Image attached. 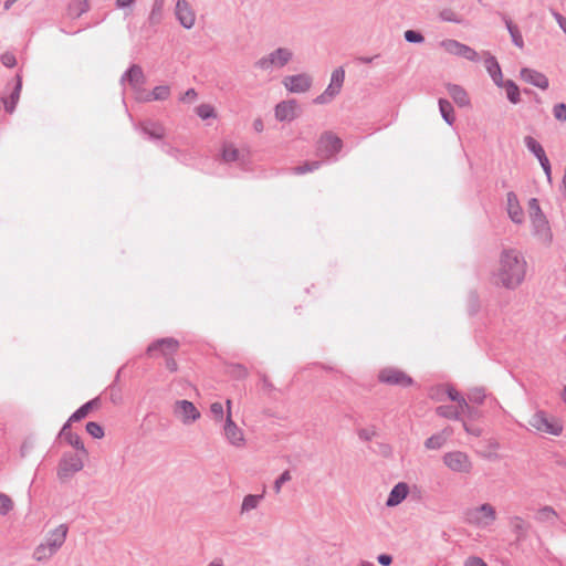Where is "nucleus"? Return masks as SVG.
Wrapping results in <instances>:
<instances>
[{
    "instance_id": "9b49d317",
    "label": "nucleus",
    "mask_w": 566,
    "mask_h": 566,
    "mask_svg": "<svg viewBox=\"0 0 566 566\" xmlns=\"http://www.w3.org/2000/svg\"><path fill=\"white\" fill-rule=\"evenodd\" d=\"M174 415L182 423L188 424L197 421L200 418V411L189 400H177L172 408Z\"/></svg>"
},
{
    "instance_id": "c85d7f7f",
    "label": "nucleus",
    "mask_w": 566,
    "mask_h": 566,
    "mask_svg": "<svg viewBox=\"0 0 566 566\" xmlns=\"http://www.w3.org/2000/svg\"><path fill=\"white\" fill-rule=\"evenodd\" d=\"M438 104L443 120L450 126L453 125V123L455 122V116L452 104L446 98H439Z\"/></svg>"
},
{
    "instance_id": "412c9836",
    "label": "nucleus",
    "mask_w": 566,
    "mask_h": 566,
    "mask_svg": "<svg viewBox=\"0 0 566 566\" xmlns=\"http://www.w3.org/2000/svg\"><path fill=\"white\" fill-rule=\"evenodd\" d=\"M409 494V485L406 482L397 483L386 500V506L395 507L399 505Z\"/></svg>"
},
{
    "instance_id": "603ef678",
    "label": "nucleus",
    "mask_w": 566,
    "mask_h": 566,
    "mask_svg": "<svg viewBox=\"0 0 566 566\" xmlns=\"http://www.w3.org/2000/svg\"><path fill=\"white\" fill-rule=\"evenodd\" d=\"M196 113L202 119H207V118L216 116L214 108L211 105H209V104L199 105L196 108Z\"/></svg>"
},
{
    "instance_id": "338daca9",
    "label": "nucleus",
    "mask_w": 566,
    "mask_h": 566,
    "mask_svg": "<svg viewBox=\"0 0 566 566\" xmlns=\"http://www.w3.org/2000/svg\"><path fill=\"white\" fill-rule=\"evenodd\" d=\"M135 0H116V4L118 8H125L130 6Z\"/></svg>"
},
{
    "instance_id": "680f3d73",
    "label": "nucleus",
    "mask_w": 566,
    "mask_h": 566,
    "mask_svg": "<svg viewBox=\"0 0 566 566\" xmlns=\"http://www.w3.org/2000/svg\"><path fill=\"white\" fill-rule=\"evenodd\" d=\"M377 560L382 566H389L392 564V556L389 554H380L378 555Z\"/></svg>"
},
{
    "instance_id": "a19ab883",
    "label": "nucleus",
    "mask_w": 566,
    "mask_h": 566,
    "mask_svg": "<svg viewBox=\"0 0 566 566\" xmlns=\"http://www.w3.org/2000/svg\"><path fill=\"white\" fill-rule=\"evenodd\" d=\"M485 397L484 388H473L468 392V401L475 405H482Z\"/></svg>"
},
{
    "instance_id": "6e6d98bb",
    "label": "nucleus",
    "mask_w": 566,
    "mask_h": 566,
    "mask_svg": "<svg viewBox=\"0 0 566 566\" xmlns=\"http://www.w3.org/2000/svg\"><path fill=\"white\" fill-rule=\"evenodd\" d=\"M292 479L290 471H284L274 482V491L276 494L281 492V488L283 483L290 481Z\"/></svg>"
},
{
    "instance_id": "49530a36",
    "label": "nucleus",
    "mask_w": 566,
    "mask_h": 566,
    "mask_svg": "<svg viewBox=\"0 0 566 566\" xmlns=\"http://www.w3.org/2000/svg\"><path fill=\"white\" fill-rule=\"evenodd\" d=\"M86 431L95 439H102L105 434L102 426L94 421H90L86 423Z\"/></svg>"
},
{
    "instance_id": "052dcab7",
    "label": "nucleus",
    "mask_w": 566,
    "mask_h": 566,
    "mask_svg": "<svg viewBox=\"0 0 566 566\" xmlns=\"http://www.w3.org/2000/svg\"><path fill=\"white\" fill-rule=\"evenodd\" d=\"M165 366L170 373H176L178 370V363L174 356H168L165 358Z\"/></svg>"
},
{
    "instance_id": "39448f33",
    "label": "nucleus",
    "mask_w": 566,
    "mask_h": 566,
    "mask_svg": "<svg viewBox=\"0 0 566 566\" xmlns=\"http://www.w3.org/2000/svg\"><path fill=\"white\" fill-rule=\"evenodd\" d=\"M343 143L340 138L332 133H323L316 143V154L322 159H329L342 149Z\"/></svg>"
},
{
    "instance_id": "0eeeda50",
    "label": "nucleus",
    "mask_w": 566,
    "mask_h": 566,
    "mask_svg": "<svg viewBox=\"0 0 566 566\" xmlns=\"http://www.w3.org/2000/svg\"><path fill=\"white\" fill-rule=\"evenodd\" d=\"M179 349V342L175 338L167 337L153 342L146 350L150 358L174 356Z\"/></svg>"
},
{
    "instance_id": "f257e3e1",
    "label": "nucleus",
    "mask_w": 566,
    "mask_h": 566,
    "mask_svg": "<svg viewBox=\"0 0 566 566\" xmlns=\"http://www.w3.org/2000/svg\"><path fill=\"white\" fill-rule=\"evenodd\" d=\"M526 261L516 249H503L499 258V266L492 272L491 282L506 290L517 289L526 275Z\"/></svg>"
},
{
    "instance_id": "a18cd8bd",
    "label": "nucleus",
    "mask_w": 566,
    "mask_h": 566,
    "mask_svg": "<svg viewBox=\"0 0 566 566\" xmlns=\"http://www.w3.org/2000/svg\"><path fill=\"white\" fill-rule=\"evenodd\" d=\"M261 497H262L261 495H252V494L247 495L242 502V506H241L242 512H247V511H251V510L255 509L258 506Z\"/></svg>"
},
{
    "instance_id": "f8f14e48",
    "label": "nucleus",
    "mask_w": 566,
    "mask_h": 566,
    "mask_svg": "<svg viewBox=\"0 0 566 566\" xmlns=\"http://www.w3.org/2000/svg\"><path fill=\"white\" fill-rule=\"evenodd\" d=\"M443 463L452 471L459 473H469L472 469V463L467 453L462 451H452L443 455Z\"/></svg>"
},
{
    "instance_id": "2f4dec72",
    "label": "nucleus",
    "mask_w": 566,
    "mask_h": 566,
    "mask_svg": "<svg viewBox=\"0 0 566 566\" xmlns=\"http://www.w3.org/2000/svg\"><path fill=\"white\" fill-rule=\"evenodd\" d=\"M20 91H21V82H18L14 91L11 93V95L8 98H3V107L7 113L12 114L15 109V106L18 104V101L20 98Z\"/></svg>"
},
{
    "instance_id": "393cba45",
    "label": "nucleus",
    "mask_w": 566,
    "mask_h": 566,
    "mask_svg": "<svg viewBox=\"0 0 566 566\" xmlns=\"http://www.w3.org/2000/svg\"><path fill=\"white\" fill-rule=\"evenodd\" d=\"M502 20L505 23V27L511 35L513 44L518 49H523L524 40L520 31V28L506 14H502Z\"/></svg>"
},
{
    "instance_id": "f3484780",
    "label": "nucleus",
    "mask_w": 566,
    "mask_h": 566,
    "mask_svg": "<svg viewBox=\"0 0 566 566\" xmlns=\"http://www.w3.org/2000/svg\"><path fill=\"white\" fill-rule=\"evenodd\" d=\"M520 77L524 82L541 90H547L549 86V81L545 74L530 67H522L520 71Z\"/></svg>"
},
{
    "instance_id": "4468645a",
    "label": "nucleus",
    "mask_w": 566,
    "mask_h": 566,
    "mask_svg": "<svg viewBox=\"0 0 566 566\" xmlns=\"http://www.w3.org/2000/svg\"><path fill=\"white\" fill-rule=\"evenodd\" d=\"M284 87L291 93H305L312 87L313 80L308 74L285 76L282 81Z\"/></svg>"
},
{
    "instance_id": "7c9ffc66",
    "label": "nucleus",
    "mask_w": 566,
    "mask_h": 566,
    "mask_svg": "<svg viewBox=\"0 0 566 566\" xmlns=\"http://www.w3.org/2000/svg\"><path fill=\"white\" fill-rule=\"evenodd\" d=\"M221 158L226 163H233L239 159V150L231 143H223L221 146Z\"/></svg>"
},
{
    "instance_id": "c756f323",
    "label": "nucleus",
    "mask_w": 566,
    "mask_h": 566,
    "mask_svg": "<svg viewBox=\"0 0 566 566\" xmlns=\"http://www.w3.org/2000/svg\"><path fill=\"white\" fill-rule=\"evenodd\" d=\"M500 87H503L505 90L506 97L512 104H517L521 101V92L514 81H503Z\"/></svg>"
},
{
    "instance_id": "4be33fe9",
    "label": "nucleus",
    "mask_w": 566,
    "mask_h": 566,
    "mask_svg": "<svg viewBox=\"0 0 566 566\" xmlns=\"http://www.w3.org/2000/svg\"><path fill=\"white\" fill-rule=\"evenodd\" d=\"M507 213L514 223L523 222V209L518 202L517 196L513 191L507 192Z\"/></svg>"
},
{
    "instance_id": "de8ad7c7",
    "label": "nucleus",
    "mask_w": 566,
    "mask_h": 566,
    "mask_svg": "<svg viewBox=\"0 0 566 566\" xmlns=\"http://www.w3.org/2000/svg\"><path fill=\"white\" fill-rule=\"evenodd\" d=\"M439 18L446 22L461 23L462 19L452 10V9H443L439 13Z\"/></svg>"
},
{
    "instance_id": "473e14b6",
    "label": "nucleus",
    "mask_w": 566,
    "mask_h": 566,
    "mask_svg": "<svg viewBox=\"0 0 566 566\" xmlns=\"http://www.w3.org/2000/svg\"><path fill=\"white\" fill-rule=\"evenodd\" d=\"M524 144L530 153H532L537 159L546 155L542 145L532 136L524 137Z\"/></svg>"
},
{
    "instance_id": "ea45409f",
    "label": "nucleus",
    "mask_w": 566,
    "mask_h": 566,
    "mask_svg": "<svg viewBox=\"0 0 566 566\" xmlns=\"http://www.w3.org/2000/svg\"><path fill=\"white\" fill-rule=\"evenodd\" d=\"M369 449L377 453V454H380L385 458L389 457L391 454V447L388 444V443H384V442H380V441H373L371 444L369 446Z\"/></svg>"
},
{
    "instance_id": "c03bdc74",
    "label": "nucleus",
    "mask_w": 566,
    "mask_h": 566,
    "mask_svg": "<svg viewBox=\"0 0 566 566\" xmlns=\"http://www.w3.org/2000/svg\"><path fill=\"white\" fill-rule=\"evenodd\" d=\"M358 437L363 441L373 442L375 438H379V432L374 426L358 430Z\"/></svg>"
},
{
    "instance_id": "423d86ee",
    "label": "nucleus",
    "mask_w": 566,
    "mask_h": 566,
    "mask_svg": "<svg viewBox=\"0 0 566 566\" xmlns=\"http://www.w3.org/2000/svg\"><path fill=\"white\" fill-rule=\"evenodd\" d=\"M530 424L537 431L546 432L553 436H559L563 432V426L559 420L548 418L543 410L536 411L530 419Z\"/></svg>"
},
{
    "instance_id": "e433bc0d",
    "label": "nucleus",
    "mask_w": 566,
    "mask_h": 566,
    "mask_svg": "<svg viewBox=\"0 0 566 566\" xmlns=\"http://www.w3.org/2000/svg\"><path fill=\"white\" fill-rule=\"evenodd\" d=\"M512 530L513 533L516 535L517 541H522L526 537V527L524 521L515 516L512 521Z\"/></svg>"
},
{
    "instance_id": "13d9d810",
    "label": "nucleus",
    "mask_w": 566,
    "mask_h": 566,
    "mask_svg": "<svg viewBox=\"0 0 566 566\" xmlns=\"http://www.w3.org/2000/svg\"><path fill=\"white\" fill-rule=\"evenodd\" d=\"M463 429L474 437H480L482 434V429L478 426L470 424L464 418L462 419Z\"/></svg>"
},
{
    "instance_id": "9d476101",
    "label": "nucleus",
    "mask_w": 566,
    "mask_h": 566,
    "mask_svg": "<svg viewBox=\"0 0 566 566\" xmlns=\"http://www.w3.org/2000/svg\"><path fill=\"white\" fill-rule=\"evenodd\" d=\"M378 379L380 382L390 386L409 387L413 384V379L405 371L397 368L387 367L379 371Z\"/></svg>"
},
{
    "instance_id": "3c124183",
    "label": "nucleus",
    "mask_w": 566,
    "mask_h": 566,
    "mask_svg": "<svg viewBox=\"0 0 566 566\" xmlns=\"http://www.w3.org/2000/svg\"><path fill=\"white\" fill-rule=\"evenodd\" d=\"M13 501L12 499L4 494L0 493V514L6 515L13 509Z\"/></svg>"
},
{
    "instance_id": "b1692460",
    "label": "nucleus",
    "mask_w": 566,
    "mask_h": 566,
    "mask_svg": "<svg viewBox=\"0 0 566 566\" xmlns=\"http://www.w3.org/2000/svg\"><path fill=\"white\" fill-rule=\"evenodd\" d=\"M447 91L451 98L454 101V103L458 104L460 107L470 105L469 95L462 86L449 83L447 85Z\"/></svg>"
},
{
    "instance_id": "79ce46f5",
    "label": "nucleus",
    "mask_w": 566,
    "mask_h": 566,
    "mask_svg": "<svg viewBox=\"0 0 566 566\" xmlns=\"http://www.w3.org/2000/svg\"><path fill=\"white\" fill-rule=\"evenodd\" d=\"M459 56L463 57L468 61H471V62H479V60H480L479 53L471 46L463 44V43L460 48Z\"/></svg>"
},
{
    "instance_id": "7ed1b4c3",
    "label": "nucleus",
    "mask_w": 566,
    "mask_h": 566,
    "mask_svg": "<svg viewBox=\"0 0 566 566\" xmlns=\"http://www.w3.org/2000/svg\"><path fill=\"white\" fill-rule=\"evenodd\" d=\"M495 509L489 503L481 504L480 506L473 509H468L464 512V520L471 525L489 526L495 521Z\"/></svg>"
},
{
    "instance_id": "c9c22d12",
    "label": "nucleus",
    "mask_w": 566,
    "mask_h": 566,
    "mask_svg": "<svg viewBox=\"0 0 566 566\" xmlns=\"http://www.w3.org/2000/svg\"><path fill=\"white\" fill-rule=\"evenodd\" d=\"M319 161H304L293 168L294 174L304 175L313 172L319 168Z\"/></svg>"
},
{
    "instance_id": "8fccbe9b",
    "label": "nucleus",
    "mask_w": 566,
    "mask_h": 566,
    "mask_svg": "<svg viewBox=\"0 0 566 566\" xmlns=\"http://www.w3.org/2000/svg\"><path fill=\"white\" fill-rule=\"evenodd\" d=\"M403 38L409 43L419 44V43H423L424 42V36L422 35L421 32H419L417 30H407V31H405Z\"/></svg>"
},
{
    "instance_id": "1a4fd4ad",
    "label": "nucleus",
    "mask_w": 566,
    "mask_h": 566,
    "mask_svg": "<svg viewBox=\"0 0 566 566\" xmlns=\"http://www.w3.org/2000/svg\"><path fill=\"white\" fill-rule=\"evenodd\" d=\"M345 80V72L342 69H337L332 73L331 83L327 88L318 95L315 99V104H327L329 103L337 94H339L343 83Z\"/></svg>"
},
{
    "instance_id": "864d4df0",
    "label": "nucleus",
    "mask_w": 566,
    "mask_h": 566,
    "mask_svg": "<svg viewBox=\"0 0 566 566\" xmlns=\"http://www.w3.org/2000/svg\"><path fill=\"white\" fill-rule=\"evenodd\" d=\"M553 115L559 122H566V104L557 103L553 107Z\"/></svg>"
},
{
    "instance_id": "6e6552de",
    "label": "nucleus",
    "mask_w": 566,
    "mask_h": 566,
    "mask_svg": "<svg viewBox=\"0 0 566 566\" xmlns=\"http://www.w3.org/2000/svg\"><path fill=\"white\" fill-rule=\"evenodd\" d=\"M223 436L227 442L237 449H243L247 446L244 430L234 422L232 415H227L226 417Z\"/></svg>"
},
{
    "instance_id": "20e7f679",
    "label": "nucleus",
    "mask_w": 566,
    "mask_h": 566,
    "mask_svg": "<svg viewBox=\"0 0 566 566\" xmlns=\"http://www.w3.org/2000/svg\"><path fill=\"white\" fill-rule=\"evenodd\" d=\"M86 457L65 453L59 462L57 478L61 482L70 480L75 473L84 468V459Z\"/></svg>"
},
{
    "instance_id": "69168bd1",
    "label": "nucleus",
    "mask_w": 566,
    "mask_h": 566,
    "mask_svg": "<svg viewBox=\"0 0 566 566\" xmlns=\"http://www.w3.org/2000/svg\"><path fill=\"white\" fill-rule=\"evenodd\" d=\"M253 128L258 132V133H261L263 132L264 129V124H263V120L261 118H256L253 120Z\"/></svg>"
},
{
    "instance_id": "bf43d9fd",
    "label": "nucleus",
    "mask_w": 566,
    "mask_h": 566,
    "mask_svg": "<svg viewBox=\"0 0 566 566\" xmlns=\"http://www.w3.org/2000/svg\"><path fill=\"white\" fill-rule=\"evenodd\" d=\"M464 566H488V564L479 556H469L464 562Z\"/></svg>"
},
{
    "instance_id": "ddd939ff",
    "label": "nucleus",
    "mask_w": 566,
    "mask_h": 566,
    "mask_svg": "<svg viewBox=\"0 0 566 566\" xmlns=\"http://www.w3.org/2000/svg\"><path fill=\"white\" fill-rule=\"evenodd\" d=\"M300 114L301 108L295 99L282 101L274 107V117L281 123H291L298 118Z\"/></svg>"
},
{
    "instance_id": "a211bd4d",
    "label": "nucleus",
    "mask_w": 566,
    "mask_h": 566,
    "mask_svg": "<svg viewBox=\"0 0 566 566\" xmlns=\"http://www.w3.org/2000/svg\"><path fill=\"white\" fill-rule=\"evenodd\" d=\"M483 55H484L485 69L488 71L489 75L491 76V78L493 80V82L496 86H501V84L503 83L504 80H503L501 66H500L496 57L494 55H492L489 51H484Z\"/></svg>"
},
{
    "instance_id": "774afa93",
    "label": "nucleus",
    "mask_w": 566,
    "mask_h": 566,
    "mask_svg": "<svg viewBox=\"0 0 566 566\" xmlns=\"http://www.w3.org/2000/svg\"><path fill=\"white\" fill-rule=\"evenodd\" d=\"M562 192H563V196L566 198V166H565L564 175H563V179H562Z\"/></svg>"
},
{
    "instance_id": "72a5a7b5",
    "label": "nucleus",
    "mask_w": 566,
    "mask_h": 566,
    "mask_svg": "<svg viewBox=\"0 0 566 566\" xmlns=\"http://www.w3.org/2000/svg\"><path fill=\"white\" fill-rule=\"evenodd\" d=\"M461 409V416L469 422V421H475L482 418L483 413L482 411L474 406H471L467 401V406L460 407Z\"/></svg>"
},
{
    "instance_id": "09e8293b",
    "label": "nucleus",
    "mask_w": 566,
    "mask_h": 566,
    "mask_svg": "<svg viewBox=\"0 0 566 566\" xmlns=\"http://www.w3.org/2000/svg\"><path fill=\"white\" fill-rule=\"evenodd\" d=\"M556 517V512L551 506H544L537 512V520L541 522L554 521Z\"/></svg>"
},
{
    "instance_id": "58836bf2",
    "label": "nucleus",
    "mask_w": 566,
    "mask_h": 566,
    "mask_svg": "<svg viewBox=\"0 0 566 566\" xmlns=\"http://www.w3.org/2000/svg\"><path fill=\"white\" fill-rule=\"evenodd\" d=\"M446 394L451 401L457 402L459 407L467 406V399L451 385L447 386Z\"/></svg>"
},
{
    "instance_id": "5fc2aeb1",
    "label": "nucleus",
    "mask_w": 566,
    "mask_h": 566,
    "mask_svg": "<svg viewBox=\"0 0 566 566\" xmlns=\"http://www.w3.org/2000/svg\"><path fill=\"white\" fill-rule=\"evenodd\" d=\"M210 412L212 413L216 421H221L224 416L223 406L220 402H213L210 406Z\"/></svg>"
},
{
    "instance_id": "5701e85b",
    "label": "nucleus",
    "mask_w": 566,
    "mask_h": 566,
    "mask_svg": "<svg viewBox=\"0 0 566 566\" xmlns=\"http://www.w3.org/2000/svg\"><path fill=\"white\" fill-rule=\"evenodd\" d=\"M452 429L450 427L444 428L438 433L432 434L424 441V447L428 450H439L443 447V444L447 442V440L452 434Z\"/></svg>"
},
{
    "instance_id": "2eb2a0df",
    "label": "nucleus",
    "mask_w": 566,
    "mask_h": 566,
    "mask_svg": "<svg viewBox=\"0 0 566 566\" xmlns=\"http://www.w3.org/2000/svg\"><path fill=\"white\" fill-rule=\"evenodd\" d=\"M292 57V53L286 49H277L269 56L259 61V66L263 70H268L272 66L282 67L284 66Z\"/></svg>"
},
{
    "instance_id": "6ab92c4d",
    "label": "nucleus",
    "mask_w": 566,
    "mask_h": 566,
    "mask_svg": "<svg viewBox=\"0 0 566 566\" xmlns=\"http://www.w3.org/2000/svg\"><path fill=\"white\" fill-rule=\"evenodd\" d=\"M176 15L185 28L190 29L193 27L196 14L186 0H178Z\"/></svg>"
},
{
    "instance_id": "aec40b11",
    "label": "nucleus",
    "mask_w": 566,
    "mask_h": 566,
    "mask_svg": "<svg viewBox=\"0 0 566 566\" xmlns=\"http://www.w3.org/2000/svg\"><path fill=\"white\" fill-rule=\"evenodd\" d=\"M71 427V423L70 421H67L61 432H60V436L70 444L72 446L73 448H75L76 450H78L83 457H87L88 455V452L81 439V437L74 432L71 431L70 429Z\"/></svg>"
},
{
    "instance_id": "4d7b16f0",
    "label": "nucleus",
    "mask_w": 566,
    "mask_h": 566,
    "mask_svg": "<svg viewBox=\"0 0 566 566\" xmlns=\"http://www.w3.org/2000/svg\"><path fill=\"white\" fill-rule=\"evenodd\" d=\"M537 160L539 161L541 167L543 168V170L546 175L547 181L551 184L552 182V166H551V163H549L547 156L545 155L544 157H541Z\"/></svg>"
},
{
    "instance_id": "bb28decb",
    "label": "nucleus",
    "mask_w": 566,
    "mask_h": 566,
    "mask_svg": "<svg viewBox=\"0 0 566 566\" xmlns=\"http://www.w3.org/2000/svg\"><path fill=\"white\" fill-rule=\"evenodd\" d=\"M142 130L153 139H163L166 136V129L161 124L145 122L140 125Z\"/></svg>"
},
{
    "instance_id": "0e129e2a",
    "label": "nucleus",
    "mask_w": 566,
    "mask_h": 566,
    "mask_svg": "<svg viewBox=\"0 0 566 566\" xmlns=\"http://www.w3.org/2000/svg\"><path fill=\"white\" fill-rule=\"evenodd\" d=\"M2 62H3V64H4L6 66H10V67H11V66H13V65L15 64V59H14V56H13V55H11V54H4V55L2 56Z\"/></svg>"
},
{
    "instance_id": "a878e982",
    "label": "nucleus",
    "mask_w": 566,
    "mask_h": 566,
    "mask_svg": "<svg viewBox=\"0 0 566 566\" xmlns=\"http://www.w3.org/2000/svg\"><path fill=\"white\" fill-rule=\"evenodd\" d=\"M99 408V399L98 398H94L92 400H90L88 402L84 403L81 408H78L70 418L67 421H70V423L72 422H76V421H80L82 419H84L85 417L88 416V413L94 410V409H97Z\"/></svg>"
},
{
    "instance_id": "f03ea898",
    "label": "nucleus",
    "mask_w": 566,
    "mask_h": 566,
    "mask_svg": "<svg viewBox=\"0 0 566 566\" xmlns=\"http://www.w3.org/2000/svg\"><path fill=\"white\" fill-rule=\"evenodd\" d=\"M66 534L67 527L65 525L55 527L49 533L45 541L34 549L33 557L38 562L51 558L65 542Z\"/></svg>"
},
{
    "instance_id": "dca6fc26",
    "label": "nucleus",
    "mask_w": 566,
    "mask_h": 566,
    "mask_svg": "<svg viewBox=\"0 0 566 566\" xmlns=\"http://www.w3.org/2000/svg\"><path fill=\"white\" fill-rule=\"evenodd\" d=\"M528 210H530L531 220L535 228L536 233H539L544 230H549L548 221H547L545 214L543 213L539 202L536 198H532L528 201Z\"/></svg>"
},
{
    "instance_id": "f704fd0d",
    "label": "nucleus",
    "mask_w": 566,
    "mask_h": 566,
    "mask_svg": "<svg viewBox=\"0 0 566 566\" xmlns=\"http://www.w3.org/2000/svg\"><path fill=\"white\" fill-rule=\"evenodd\" d=\"M170 95V88L167 85H160L155 87L151 92L148 93L146 99L147 101H164L167 99Z\"/></svg>"
},
{
    "instance_id": "37998d69",
    "label": "nucleus",
    "mask_w": 566,
    "mask_h": 566,
    "mask_svg": "<svg viewBox=\"0 0 566 566\" xmlns=\"http://www.w3.org/2000/svg\"><path fill=\"white\" fill-rule=\"evenodd\" d=\"M440 45L450 54L459 56L460 48L462 45L461 42L453 40V39H447L443 40Z\"/></svg>"
},
{
    "instance_id": "e2e57ef3",
    "label": "nucleus",
    "mask_w": 566,
    "mask_h": 566,
    "mask_svg": "<svg viewBox=\"0 0 566 566\" xmlns=\"http://www.w3.org/2000/svg\"><path fill=\"white\" fill-rule=\"evenodd\" d=\"M554 17L560 29L566 33V18L558 12L554 13Z\"/></svg>"
},
{
    "instance_id": "4c0bfd02",
    "label": "nucleus",
    "mask_w": 566,
    "mask_h": 566,
    "mask_svg": "<svg viewBox=\"0 0 566 566\" xmlns=\"http://www.w3.org/2000/svg\"><path fill=\"white\" fill-rule=\"evenodd\" d=\"M468 311L471 316L480 311V296L476 291H471L468 295Z\"/></svg>"
},
{
    "instance_id": "cd10ccee",
    "label": "nucleus",
    "mask_w": 566,
    "mask_h": 566,
    "mask_svg": "<svg viewBox=\"0 0 566 566\" xmlns=\"http://www.w3.org/2000/svg\"><path fill=\"white\" fill-rule=\"evenodd\" d=\"M436 413L439 417L446 418V419H452V420H460L462 421L463 417L461 416V409L460 407L452 406V405H441L436 408Z\"/></svg>"
}]
</instances>
